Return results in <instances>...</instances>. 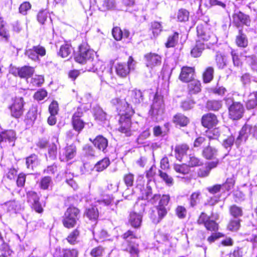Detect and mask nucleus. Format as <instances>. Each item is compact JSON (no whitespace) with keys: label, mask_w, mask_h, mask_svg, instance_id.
I'll list each match as a JSON object with an SVG mask.
<instances>
[{"label":"nucleus","mask_w":257,"mask_h":257,"mask_svg":"<svg viewBox=\"0 0 257 257\" xmlns=\"http://www.w3.org/2000/svg\"><path fill=\"white\" fill-rule=\"evenodd\" d=\"M111 103L116 106L120 118L118 131L126 136L131 135V116L134 113V110L125 99L115 98L111 100Z\"/></svg>","instance_id":"1"},{"label":"nucleus","mask_w":257,"mask_h":257,"mask_svg":"<svg viewBox=\"0 0 257 257\" xmlns=\"http://www.w3.org/2000/svg\"><path fill=\"white\" fill-rule=\"evenodd\" d=\"M198 40L197 41L201 42H208L209 44H213L217 42L216 37L211 33L207 26L201 25L197 27Z\"/></svg>","instance_id":"2"},{"label":"nucleus","mask_w":257,"mask_h":257,"mask_svg":"<svg viewBox=\"0 0 257 257\" xmlns=\"http://www.w3.org/2000/svg\"><path fill=\"white\" fill-rule=\"evenodd\" d=\"M94 56V51L86 43H82L79 47V51L75 56V61L81 64L90 60Z\"/></svg>","instance_id":"3"},{"label":"nucleus","mask_w":257,"mask_h":257,"mask_svg":"<svg viewBox=\"0 0 257 257\" xmlns=\"http://www.w3.org/2000/svg\"><path fill=\"white\" fill-rule=\"evenodd\" d=\"M79 210L74 207H69L65 212L63 223L65 227L70 228L73 227L79 219Z\"/></svg>","instance_id":"4"},{"label":"nucleus","mask_w":257,"mask_h":257,"mask_svg":"<svg viewBox=\"0 0 257 257\" xmlns=\"http://www.w3.org/2000/svg\"><path fill=\"white\" fill-rule=\"evenodd\" d=\"M143 198L147 200L152 204H155L159 200V205L161 207H165L168 205L170 201V196L168 195H163L161 197L160 195L155 194L153 196L150 189H148L145 192V195L143 196Z\"/></svg>","instance_id":"5"},{"label":"nucleus","mask_w":257,"mask_h":257,"mask_svg":"<svg viewBox=\"0 0 257 257\" xmlns=\"http://www.w3.org/2000/svg\"><path fill=\"white\" fill-rule=\"evenodd\" d=\"M113 201V199L110 198L109 196H106L105 198H103L102 200H97V201L95 202V206H92L87 208L86 210L85 214L89 219L95 220L98 216V209L96 206L98 204L108 205L110 204Z\"/></svg>","instance_id":"6"},{"label":"nucleus","mask_w":257,"mask_h":257,"mask_svg":"<svg viewBox=\"0 0 257 257\" xmlns=\"http://www.w3.org/2000/svg\"><path fill=\"white\" fill-rule=\"evenodd\" d=\"M212 218L217 220L218 219V217H214L213 215L209 217L205 213L202 212L199 216L197 222L199 224H204L207 230L211 231H216L218 230V224Z\"/></svg>","instance_id":"7"},{"label":"nucleus","mask_w":257,"mask_h":257,"mask_svg":"<svg viewBox=\"0 0 257 257\" xmlns=\"http://www.w3.org/2000/svg\"><path fill=\"white\" fill-rule=\"evenodd\" d=\"M135 68V62L132 58L130 56L128 58L127 64L119 63L115 66L116 74L121 77H124L129 73L131 70H134Z\"/></svg>","instance_id":"8"},{"label":"nucleus","mask_w":257,"mask_h":257,"mask_svg":"<svg viewBox=\"0 0 257 257\" xmlns=\"http://www.w3.org/2000/svg\"><path fill=\"white\" fill-rule=\"evenodd\" d=\"M24 103L22 97L16 98L13 104L9 107L11 116L16 118L20 117L24 111Z\"/></svg>","instance_id":"9"},{"label":"nucleus","mask_w":257,"mask_h":257,"mask_svg":"<svg viewBox=\"0 0 257 257\" xmlns=\"http://www.w3.org/2000/svg\"><path fill=\"white\" fill-rule=\"evenodd\" d=\"M27 197L28 202L36 212L41 213L43 211V207L39 202V196L35 192L28 191L27 193Z\"/></svg>","instance_id":"10"},{"label":"nucleus","mask_w":257,"mask_h":257,"mask_svg":"<svg viewBox=\"0 0 257 257\" xmlns=\"http://www.w3.org/2000/svg\"><path fill=\"white\" fill-rule=\"evenodd\" d=\"M144 60L146 66L151 69L160 66L162 63L161 56L155 53L146 54L144 56Z\"/></svg>","instance_id":"11"},{"label":"nucleus","mask_w":257,"mask_h":257,"mask_svg":"<svg viewBox=\"0 0 257 257\" xmlns=\"http://www.w3.org/2000/svg\"><path fill=\"white\" fill-rule=\"evenodd\" d=\"M232 22L237 27L242 25L249 26L250 20L249 16L239 11L235 12L232 15Z\"/></svg>","instance_id":"12"},{"label":"nucleus","mask_w":257,"mask_h":257,"mask_svg":"<svg viewBox=\"0 0 257 257\" xmlns=\"http://www.w3.org/2000/svg\"><path fill=\"white\" fill-rule=\"evenodd\" d=\"M25 54L32 60L38 61L39 60V56L42 57L45 55L46 50L41 46H36L31 49L27 50Z\"/></svg>","instance_id":"13"},{"label":"nucleus","mask_w":257,"mask_h":257,"mask_svg":"<svg viewBox=\"0 0 257 257\" xmlns=\"http://www.w3.org/2000/svg\"><path fill=\"white\" fill-rule=\"evenodd\" d=\"M229 115L231 118L235 120L240 118L244 112V108L239 102H233L229 107Z\"/></svg>","instance_id":"14"},{"label":"nucleus","mask_w":257,"mask_h":257,"mask_svg":"<svg viewBox=\"0 0 257 257\" xmlns=\"http://www.w3.org/2000/svg\"><path fill=\"white\" fill-rule=\"evenodd\" d=\"M256 131L255 127L249 125H244L240 130L239 135L237 138L235 143L236 145L239 146L242 142L245 141L247 139L248 134H252L254 135Z\"/></svg>","instance_id":"15"},{"label":"nucleus","mask_w":257,"mask_h":257,"mask_svg":"<svg viewBox=\"0 0 257 257\" xmlns=\"http://www.w3.org/2000/svg\"><path fill=\"white\" fill-rule=\"evenodd\" d=\"M195 69L193 67L183 66L179 77V79L183 82H189L194 79Z\"/></svg>","instance_id":"16"},{"label":"nucleus","mask_w":257,"mask_h":257,"mask_svg":"<svg viewBox=\"0 0 257 257\" xmlns=\"http://www.w3.org/2000/svg\"><path fill=\"white\" fill-rule=\"evenodd\" d=\"M218 122L217 117L213 113H208L203 116L202 118V125L206 127H212Z\"/></svg>","instance_id":"17"},{"label":"nucleus","mask_w":257,"mask_h":257,"mask_svg":"<svg viewBox=\"0 0 257 257\" xmlns=\"http://www.w3.org/2000/svg\"><path fill=\"white\" fill-rule=\"evenodd\" d=\"M76 154V147L71 145L65 148L62 154H60V159L61 161H68L72 159Z\"/></svg>","instance_id":"18"},{"label":"nucleus","mask_w":257,"mask_h":257,"mask_svg":"<svg viewBox=\"0 0 257 257\" xmlns=\"http://www.w3.org/2000/svg\"><path fill=\"white\" fill-rule=\"evenodd\" d=\"M164 108V103L162 99L155 98L151 110L152 114L154 115L161 114L163 112Z\"/></svg>","instance_id":"19"},{"label":"nucleus","mask_w":257,"mask_h":257,"mask_svg":"<svg viewBox=\"0 0 257 257\" xmlns=\"http://www.w3.org/2000/svg\"><path fill=\"white\" fill-rule=\"evenodd\" d=\"M15 139L16 134L14 131H7L0 134V143L3 142H8L10 146H13Z\"/></svg>","instance_id":"20"},{"label":"nucleus","mask_w":257,"mask_h":257,"mask_svg":"<svg viewBox=\"0 0 257 257\" xmlns=\"http://www.w3.org/2000/svg\"><path fill=\"white\" fill-rule=\"evenodd\" d=\"M90 141L92 142L94 146L98 150L104 152L108 146L107 139L102 136H98L92 141L91 139Z\"/></svg>","instance_id":"21"},{"label":"nucleus","mask_w":257,"mask_h":257,"mask_svg":"<svg viewBox=\"0 0 257 257\" xmlns=\"http://www.w3.org/2000/svg\"><path fill=\"white\" fill-rule=\"evenodd\" d=\"M38 114V108L36 106H33L27 112L25 121L27 125H32L37 118Z\"/></svg>","instance_id":"22"},{"label":"nucleus","mask_w":257,"mask_h":257,"mask_svg":"<svg viewBox=\"0 0 257 257\" xmlns=\"http://www.w3.org/2000/svg\"><path fill=\"white\" fill-rule=\"evenodd\" d=\"M128 99L134 104H139L143 101L142 92L137 89H134L129 91Z\"/></svg>","instance_id":"23"},{"label":"nucleus","mask_w":257,"mask_h":257,"mask_svg":"<svg viewBox=\"0 0 257 257\" xmlns=\"http://www.w3.org/2000/svg\"><path fill=\"white\" fill-rule=\"evenodd\" d=\"M142 221V215L141 213H137L133 212L130 213L129 222L131 225L135 227L138 228L140 226Z\"/></svg>","instance_id":"24"},{"label":"nucleus","mask_w":257,"mask_h":257,"mask_svg":"<svg viewBox=\"0 0 257 257\" xmlns=\"http://www.w3.org/2000/svg\"><path fill=\"white\" fill-rule=\"evenodd\" d=\"M189 82L188 87L191 94H196L201 91V83L199 80L194 79Z\"/></svg>","instance_id":"25"},{"label":"nucleus","mask_w":257,"mask_h":257,"mask_svg":"<svg viewBox=\"0 0 257 257\" xmlns=\"http://www.w3.org/2000/svg\"><path fill=\"white\" fill-rule=\"evenodd\" d=\"M188 149L189 147L187 145L185 144L177 146L175 150L177 159L179 161H181L183 157L186 155Z\"/></svg>","instance_id":"26"},{"label":"nucleus","mask_w":257,"mask_h":257,"mask_svg":"<svg viewBox=\"0 0 257 257\" xmlns=\"http://www.w3.org/2000/svg\"><path fill=\"white\" fill-rule=\"evenodd\" d=\"M205 44L203 42L196 41L195 46L192 49L191 54L193 57H198L201 56L202 51L205 48Z\"/></svg>","instance_id":"27"},{"label":"nucleus","mask_w":257,"mask_h":257,"mask_svg":"<svg viewBox=\"0 0 257 257\" xmlns=\"http://www.w3.org/2000/svg\"><path fill=\"white\" fill-rule=\"evenodd\" d=\"M34 68L29 66H24L20 68V77L22 78H28L34 74Z\"/></svg>","instance_id":"28"},{"label":"nucleus","mask_w":257,"mask_h":257,"mask_svg":"<svg viewBox=\"0 0 257 257\" xmlns=\"http://www.w3.org/2000/svg\"><path fill=\"white\" fill-rule=\"evenodd\" d=\"M236 43L238 47H246L247 46L248 41L245 34L242 33L241 30H239L238 34L236 38Z\"/></svg>","instance_id":"29"},{"label":"nucleus","mask_w":257,"mask_h":257,"mask_svg":"<svg viewBox=\"0 0 257 257\" xmlns=\"http://www.w3.org/2000/svg\"><path fill=\"white\" fill-rule=\"evenodd\" d=\"M174 122L180 126H185L189 122V119L181 113L176 114L173 118Z\"/></svg>","instance_id":"30"},{"label":"nucleus","mask_w":257,"mask_h":257,"mask_svg":"<svg viewBox=\"0 0 257 257\" xmlns=\"http://www.w3.org/2000/svg\"><path fill=\"white\" fill-rule=\"evenodd\" d=\"M94 116L95 119L100 123H102L106 120V114L103 110L97 107L95 108L94 112Z\"/></svg>","instance_id":"31"},{"label":"nucleus","mask_w":257,"mask_h":257,"mask_svg":"<svg viewBox=\"0 0 257 257\" xmlns=\"http://www.w3.org/2000/svg\"><path fill=\"white\" fill-rule=\"evenodd\" d=\"M39 161L36 155H32L26 158L27 168L29 169L33 170L34 168L38 166Z\"/></svg>","instance_id":"32"},{"label":"nucleus","mask_w":257,"mask_h":257,"mask_svg":"<svg viewBox=\"0 0 257 257\" xmlns=\"http://www.w3.org/2000/svg\"><path fill=\"white\" fill-rule=\"evenodd\" d=\"M157 209L158 211V217L157 218H153V216H151V218L154 223H159L167 213V210L165 207L157 206Z\"/></svg>","instance_id":"33"},{"label":"nucleus","mask_w":257,"mask_h":257,"mask_svg":"<svg viewBox=\"0 0 257 257\" xmlns=\"http://www.w3.org/2000/svg\"><path fill=\"white\" fill-rule=\"evenodd\" d=\"M217 153V150L210 146L206 148L203 151V155L207 159H213L216 156Z\"/></svg>","instance_id":"34"},{"label":"nucleus","mask_w":257,"mask_h":257,"mask_svg":"<svg viewBox=\"0 0 257 257\" xmlns=\"http://www.w3.org/2000/svg\"><path fill=\"white\" fill-rule=\"evenodd\" d=\"M108 158H105L98 162L94 167V169L97 172H101L105 169L109 165Z\"/></svg>","instance_id":"35"},{"label":"nucleus","mask_w":257,"mask_h":257,"mask_svg":"<svg viewBox=\"0 0 257 257\" xmlns=\"http://www.w3.org/2000/svg\"><path fill=\"white\" fill-rule=\"evenodd\" d=\"M257 105V92L251 93L249 99L246 102V106L247 109H252Z\"/></svg>","instance_id":"36"},{"label":"nucleus","mask_w":257,"mask_h":257,"mask_svg":"<svg viewBox=\"0 0 257 257\" xmlns=\"http://www.w3.org/2000/svg\"><path fill=\"white\" fill-rule=\"evenodd\" d=\"M71 46L68 44H65L61 46L58 55L62 58H66L71 54Z\"/></svg>","instance_id":"37"},{"label":"nucleus","mask_w":257,"mask_h":257,"mask_svg":"<svg viewBox=\"0 0 257 257\" xmlns=\"http://www.w3.org/2000/svg\"><path fill=\"white\" fill-rule=\"evenodd\" d=\"M179 37V34L177 32H174L170 35L168 40L165 44L166 47H173L177 43Z\"/></svg>","instance_id":"38"},{"label":"nucleus","mask_w":257,"mask_h":257,"mask_svg":"<svg viewBox=\"0 0 257 257\" xmlns=\"http://www.w3.org/2000/svg\"><path fill=\"white\" fill-rule=\"evenodd\" d=\"M214 69L211 67L206 68L203 74V82L205 83L210 82L213 78Z\"/></svg>","instance_id":"39"},{"label":"nucleus","mask_w":257,"mask_h":257,"mask_svg":"<svg viewBox=\"0 0 257 257\" xmlns=\"http://www.w3.org/2000/svg\"><path fill=\"white\" fill-rule=\"evenodd\" d=\"M216 62L219 68H223L226 65V57L221 53H217L216 55Z\"/></svg>","instance_id":"40"},{"label":"nucleus","mask_w":257,"mask_h":257,"mask_svg":"<svg viewBox=\"0 0 257 257\" xmlns=\"http://www.w3.org/2000/svg\"><path fill=\"white\" fill-rule=\"evenodd\" d=\"M168 126V124H165L164 129H162L160 126H155L153 128V133L154 136L156 137H161L166 135L169 130Z\"/></svg>","instance_id":"41"},{"label":"nucleus","mask_w":257,"mask_h":257,"mask_svg":"<svg viewBox=\"0 0 257 257\" xmlns=\"http://www.w3.org/2000/svg\"><path fill=\"white\" fill-rule=\"evenodd\" d=\"M4 207L10 212H17L19 210V206L15 201H11L6 203Z\"/></svg>","instance_id":"42"},{"label":"nucleus","mask_w":257,"mask_h":257,"mask_svg":"<svg viewBox=\"0 0 257 257\" xmlns=\"http://www.w3.org/2000/svg\"><path fill=\"white\" fill-rule=\"evenodd\" d=\"M189 12L185 9L179 10L177 13V19L179 22H186L189 20Z\"/></svg>","instance_id":"43"},{"label":"nucleus","mask_w":257,"mask_h":257,"mask_svg":"<svg viewBox=\"0 0 257 257\" xmlns=\"http://www.w3.org/2000/svg\"><path fill=\"white\" fill-rule=\"evenodd\" d=\"M229 211L230 214L235 218H237L242 215V209L235 205L230 207Z\"/></svg>","instance_id":"44"},{"label":"nucleus","mask_w":257,"mask_h":257,"mask_svg":"<svg viewBox=\"0 0 257 257\" xmlns=\"http://www.w3.org/2000/svg\"><path fill=\"white\" fill-rule=\"evenodd\" d=\"M222 106L221 101L218 100H210L207 103V107L209 109L218 110Z\"/></svg>","instance_id":"45"},{"label":"nucleus","mask_w":257,"mask_h":257,"mask_svg":"<svg viewBox=\"0 0 257 257\" xmlns=\"http://www.w3.org/2000/svg\"><path fill=\"white\" fill-rule=\"evenodd\" d=\"M72 123L74 129L78 133L83 128L84 126V122L81 118L72 119Z\"/></svg>","instance_id":"46"},{"label":"nucleus","mask_w":257,"mask_h":257,"mask_svg":"<svg viewBox=\"0 0 257 257\" xmlns=\"http://www.w3.org/2000/svg\"><path fill=\"white\" fill-rule=\"evenodd\" d=\"M200 194L201 193L200 191H197L192 194L190 198V204L191 207H194L199 202Z\"/></svg>","instance_id":"47"},{"label":"nucleus","mask_w":257,"mask_h":257,"mask_svg":"<svg viewBox=\"0 0 257 257\" xmlns=\"http://www.w3.org/2000/svg\"><path fill=\"white\" fill-rule=\"evenodd\" d=\"M77 251L75 249H63L60 257H77Z\"/></svg>","instance_id":"48"},{"label":"nucleus","mask_w":257,"mask_h":257,"mask_svg":"<svg viewBox=\"0 0 257 257\" xmlns=\"http://www.w3.org/2000/svg\"><path fill=\"white\" fill-rule=\"evenodd\" d=\"M240 227V219H235L231 220L228 225L227 228L231 231H236Z\"/></svg>","instance_id":"49"},{"label":"nucleus","mask_w":257,"mask_h":257,"mask_svg":"<svg viewBox=\"0 0 257 257\" xmlns=\"http://www.w3.org/2000/svg\"><path fill=\"white\" fill-rule=\"evenodd\" d=\"M79 235V231L77 229L72 231L67 238V240L70 244H73L76 241L78 236Z\"/></svg>","instance_id":"50"},{"label":"nucleus","mask_w":257,"mask_h":257,"mask_svg":"<svg viewBox=\"0 0 257 257\" xmlns=\"http://www.w3.org/2000/svg\"><path fill=\"white\" fill-rule=\"evenodd\" d=\"M152 29L154 36H157L162 30L161 24L157 22H154L152 23Z\"/></svg>","instance_id":"51"},{"label":"nucleus","mask_w":257,"mask_h":257,"mask_svg":"<svg viewBox=\"0 0 257 257\" xmlns=\"http://www.w3.org/2000/svg\"><path fill=\"white\" fill-rule=\"evenodd\" d=\"M44 82V79L42 75H35L31 79V83L34 86H39Z\"/></svg>","instance_id":"52"},{"label":"nucleus","mask_w":257,"mask_h":257,"mask_svg":"<svg viewBox=\"0 0 257 257\" xmlns=\"http://www.w3.org/2000/svg\"><path fill=\"white\" fill-rule=\"evenodd\" d=\"M49 16V14L47 11H42L38 13L37 15V19L40 23L44 24V22L47 20Z\"/></svg>","instance_id":"53"},{"label":"nucleus","mask_w":257,"mask_h":257,"mask_svg":"<svg viewBox=\"0 0 257 257\" xmlns=\"http://www.w3.org/2000/svg\"><path fill=\"white\" fill-rule=\"evenodd\" d=\"M194 103L195 102L193 100L188 99L182 102L181 107L184 110H189L193 108Z\"/></svg>","instance_id":"54"},{"label":"nucleus","mask_w":257,"mask_h":257,"mask_svg":"<svg viewBox=\"0 0 257 257\" xmlns=\"http://www.w3.org/2000/svg\"><path fill=\"white\" fill-rule=\"evenodd\" d=\"M31 8V5L30 3L25 2L22 3L19 7V12L22 15H25L27 12Z\"/></svg>","instance_id":"55"},{"label":"nucleus","mask_w":257,"mask_h":257,"mask_svg":"<svg viewBox=\"0 0 257 257\" xmlns=\"http://www.w3.org/2000/svg\"><path fill=\"white\" fill-rule=\"evenodd\" d=\"M159 172L161 178L165 182V183L168 186H171L173 185V179L171 177L169 176L166 173L163 172L161 171H160Z\"/></svg>","instance_id":"56"},{"label":"nucleus","mask_w":257,"mask_h":257,"mask_svg":"<svg viewBox=\"0 0 257 257\" xmlns=\"http://www.w3.org/2000/svg\"><path fill=\"white\" fill-rule=\"evenodd\" d=\"M52 183V180L50 177H43L40 182L41 188L43 189H47Z\"/></svg>","instance_id":"57"},{"label":"nucleus","mask_w":257,"mask_h":257,"mask_svg":"<svg viewBox=\"0 0 257 257\" xmlns=\"http://www.w3.org/2000/svg\"><path fill=\"white\" fill-rule=\"evenodd\" d=\"M206 136L210 140L216 139L219 136V130L217 128L209 130L206 132Z\"/></svg>","instance_id":"58"},{"label":"nucleus","mask_w":257,"mask_h":257,"mask_svg":"<svg viewBox=\"0 0 257 257\" xmlns=\"http://www.w3.org/2000/svg\"><path fill=\"white\" fill-rule=\"evenodd\" d=\"M231 54L234 65L236 66H240L241 65V62L238 53L235 50H232Z\"/></svg>","instance_id":"59"},{"label":"nucleus","mask_w":257,"mask_h":257,"mask_svg":"<svg viewBox=\"0 0 257 257\" xmlns=\"http://www.w3.org/2000/svg\"><path fill=\"white\" fill-rule=\"evenodd\" d=\"M114 38L117 40H120L122 38V31L119 27H114L112 31Z\"/></svg>","instance_id":"60"},{"label":"nucleus","mask_w":257,"mask_h":257,"mask_svg":"<svg viewBox=\"0 0 257 257\" xmlns=\"http://www.w3.org/2000/svg\"><path fill=\"white\" fill-rule=\"evenodd\" d=\"M175 170L179 173H181L182 174H186L188 173L189 171L188 167L185 165H175L174 166Z\"/></svg>","instance_id":"61"},{"label":"nucleus","mask_w":257,"mask_h":257,"mask_svg":"<svg viewBox=\"0 0 257 257\" xmlns=\"http://www.w3.org/2000/svg\"><path fill=\"white\" fill-rule=\"evenodd\" d=\"M176 213L179 218H184L186 215L187 211L184 207L179 206L176 209Z\"/></svg>","instance_id":"62"},{"label":"nucleus","mask_w":257,"mask_h":257,"mask_svg":"<svg viewBox=\"0 0 257 257\" xmlns=\"http://www.w3.org/2000/svg\"><path fill=\"white\" fill-rule=\"evenodd\" d=\"M47 95V91L44 89H41L35 93L34 97L35 99L40 101L44 99Z\"/></svg>","instance_id":"63"},{"label":"nucleus","mask_w":257,"mask_h":257,"mask_svg":"<svg viewBox=\"0 0 257 257\" xmlns=\"http://www.w3.org/2000/svg\"><path fill=\"white\" fill-rule=\"evenodd\" d=\"M123 180L127 187L132 186L134 181V176L132 174H126L124 176Z\"/></svg>","instance_id":"64"}]
</instances>
